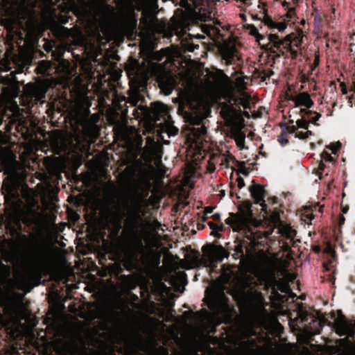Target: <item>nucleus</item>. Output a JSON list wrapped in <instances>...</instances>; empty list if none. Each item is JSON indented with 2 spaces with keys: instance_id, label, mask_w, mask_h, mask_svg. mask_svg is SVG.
I'll list each match as a JSON object with an SVG mask.
<instances>
[{
  "instance_id": "obj_39",
  "label": "nucleus",
  "mask_w": 355,
  "mask_h": 355,
  "mask_svg": "<svg viewBox=\"0 0 355 355\" xmlns=\"http://www.w3.org/2000/svg\"><path fill=\"white\" fill-rule=\"evenodd\" d=\"M214 208L211 207H207L205 209V214H211L213 211Z\"/></svg>"
},
{
  "instance_id": "obj_49",
  "label": "nucleus",
  "mask_w": 355,
  "mask_h": 355,
  "mask_svg": "<svg viewBox=\"0 0 355 355\" xmlns=\"http://www.w3.org/2000/svg\"><path fill=\"white\" fill-rule=\"evenodd\" d=\"M327 251H330L331 250V248L329 247H328V248H327L326 250Z\"/></svg>"
},
{
  "instance_id": "obj_44",
  "label": "nucleus",
  "mask_w": 355,
  "mask_h": 355,
  "mask_svg": "<svg viewBox=\"0 0 355 355\" xmlns=\"http://www.w3.org/2000/svg\"><path fill=\"white\" fill-rule=\"evenodd\" d=\"M194 37L196 38H205V37L203 35H196Z\"/></svg>"
},
{
  "instance_id": "obj_43",
  "label": "nucleus",
  "mask_w": 355,
  "mask_h": 355,
  "mask_svg": "<svg viewBox=\"0 0 355 355\" xmlns=\"http://www.w3.org/2000/svg\"><path fill=\"white\" fill-rule=\"evenodd\" d=\"M200 120H201V119L198 118L197 119L193 120V123H200Z\"/></svg>"
},
{
  "instance_id": "obj_29",
  "label": "nucleus",
  "mask_w": 355,
  "mask_h": 355,
  "mask_svg": "<svg viewBox=\"0 0 355 355\" xmlns=\"http://www.w3.org/2000/svg\"><path fill=\"white\" fill-rule=\"evenodd\" d=\"M296 123L300 128L307 129L309 126L308 120L306 119H298L297 120Z\"/></svg>"
},
{
  "instance_id": "obj_19",
  "label": "nucleus",
  "mask_w": 355,
  "mask_h": 355,
  "mask_svg": "<svg viewBox=\"0 0 355 355\" xmlns=\"http://www.w3.org/2000/svg\"><path fill=\"white\" fill-rule=\"evenodd\" d=\"M280 232L283 236L288 239H293L295 235V232L291 227L284 225L280 228Z\"/></svg>"
},
{
  "instance_id": "obj_6",
  "label": "nucleus",
  "mask_w": 355,
  "mask_h": 355,
  "mask_svg": "<svg viewBox=\"0 0 355 355\" xmlns=\"http://www.w3.org/2000/svg\"><path fill=\"white\" fill-rule=\"evenodd\" d=\"M335 163V157L332 156L327 151L322 152L321 154V162L317 169V174L319 176V178L322 179L324 174L327 175L330 172V170H328L327 172H325V169L329 168L330 167L334 166Z\"/></svg>"
},
{
  "instance_id": "obj_27",
  "label": "nucleus",
  "mask_w": 355,
  "mask_h": 355,
  "mask_svg": "<svg viewBox=\"0 0 355 355\" xmlns=\"http://www.w3.org/2000/svg\"><path fill=\"white\" fill-rule=\"evenodd\" d=\"M146 112V107L144 106H138L135 109L133 115L135 119H139L141 114H144Z\"/></svg>"
},
{
  "instance_id": "obj_47",
  "label": "nucleus",
  "mask_w": 355,
  "mask_h": 355,
  "mask_svg": "<svg viewBox=\"0 0 355 355\" xmlns=\"http://www.w3.org/2000/svg\"><path fill=\"white\" fill-rule=\"evenodd\" d=\"M244 114H245V116H247L248 117H249V116H250V115H249V114H248V112H244Z\"/></svg>"
},
{
  "instance_id": "obj_14",
  "label": "nucleus",
  "mask_w": 355,
  "mask_h": 355,
  "mask_svg": "<svg viewBox=\"0 0 355 355\" xmlns=\"http://www.w3.org/2000/svg\"><path fill=\"white\" fill-rule=\"evenodd\" d=\"M236 214L246 219L248 222H250L252 218L250 205L247 202L242 204L239 206V211Z\"/></svg>"
},
{
  "instance_id": "obj_3",
  "label": "nucleus",
  "mask_w": 355,
  "mask_h": 355,
  "mask_svg": "<svg viewBox=\"0 0 355 355\" xmlns=\"http://www.w3.org/2000/svg\"><path fill=\"white\" fill-rule=\"evenodd\" d=\"M162 146L154 141V139L150 137L146 138V146L144 150V155L150 162H153L157 169L159 171H162Z\"/></svg>"
},
{
  "instance_id": "obj_8",
  "label": "nucleus",
  "mask_w": 355,
  "mask_h": 355,
  "mask_svg": "<svg viewBox=\"0 0 355 355\" xmlns=\"http://www.w3.org/2000/svg\"><path fill=\"white\" fill-rule=\"evenodd\" d=\"M336 332L340 335H352L354 332L355 325L346 321L345 317L340 315L334 322Z\"/></svg>"
},
{
  "instance_id": "obj_10",
  "label": "nucleus",
  "mask_w": 355,
  "mask_h": 355,
  "mask_svg": "<svg viewBox=\"0 0 355 355\" xmlns=\"http://www.w3.org/2000/svg\"><path fill=\"white\" fill-rule=\"evenodd\" d=\"M225 223L230 225L234 231H239L245 228L250 222L238 214H230V216L225 219Z\"/></svg>"
},
{
  "instance_id": "obj_20",
  "label": "nucleus",
  "mask_w": 355,
  "mask_h": 355,
  "mask_svg": "<svg viewBox=\"0 0 355 355\" xmlns=\"http://www.w3.org/2000/svg\"><path fill=\"white\" fill-rule=\"evenodd\" d=\"M245 28L248 31L249 34L255 37L256 40L258 42H260L261 40L263 39V37L259 33L258 29L254 25L251 24L247 25Z\"/></svg>"
},
{
  "instance_id": "obj_40",
  "label": "nucleus",
  "mask_w": 355,
  "mask_h": 355,
  "mask_svg": "<svg viewBox=\"0 0 355 355\" xmlns=\"http://www.w3.org/2000/svg\"><path fill=\"white\" fill-rule=\"evenodd\" d=\"M130 220H131L130 218H128L125 220V226L126 227H128V225H129V223L130 222Z\"/></svg>"
},
{
  "instance_id": "obj_50",
  "label": "nucleus",
  "mask_w": 355,
  "mask_h": 355,
  "mask_svg": "<svg viewBox=\"0 0 355 355\" xmlns=\"http://www.w3.org/2000/svg\"><path fill=\"white\" fill-rule=\"evenodd\" d=\"M136 223V221H132V225L134 226Z\"/></svg>"
},
{
  "instance_id": "obj_4",
  "label": "nucleus",
  "mask_w": 355,
  "mask_h": 355,
  "mask_svg": "<svg viewBox=\"0 0 355 355\" xmlns=\"http://www.w3.org/2000/svg\"><path fill=\"white\" fill-rule=\"evenodd\" d=\"M248 297L254 314L259 318H263L265 302L261 293L256 290H251L248 293Z\"/></svg>"
},
{
  "instance_id": "obj_46",
  "label": "nucleus",
  "mask_w": 355,
  "mask_h": 355,
  "mask_svg": "<svg viewBox=\"0 0 355 355\" xmlns=\"http://www.w3.org/2000/svg\"><path fill=\"white\" fill-rule=\"evenodd\" d=\"M131 24H132V26H135L136 21L135 20H132Z\"/></svg>"
},
{
  "instance_id": "obj_18",
  "label": "nucleus",
  "mask_w": 355,
  "mask_h": 355,
  "mask_svg": "<svg viewBox=\"0 0 355 355\" xmlns=\"http://www.w3.org/2000/svg\"><path fill=\"white\" fill-rule=\"evenodd\" d=\"M161 129L162 132L167 133L168 136L175 135L178 131V129L173 126L169 121H166Z\"/></svg>"
},
{
  "instance_id": "obj_12",
  "label": "nucleus",
  "mask_w": 355,
  "mask_h": 355,
  "mask_svg": "<svg viewBox=\"0 0 355 355\" xmlns=\"http://www.w3.org/2000/svg\"><path fill=\"white\" fill-rule=\"evenodd\" d=\"M320 211L321 207H319L318 205H315L313 207H305L301 210V218L307 224H309L313 219L315 215L314 212L316 210Z\"/></svg>"
},
{
  "instance_id": "obj_51",
  "label": "nucleus",
  "mask_w": 355,
  "mask_h": 355,
  "mask_svg": "<svg viewBox=\"0 0 355 355\" xmlns=\"http://www.w3.org/2000/svg\"><path fill=\"white\" fill-rule=\"evenodd\" d=\"M248 1V0H243V1H244L245 3H247Z\"/></svg>"
},
{
  "instance_id": "obj_36",
  "label": "nucleus",
  "mask_w": 355,
  "mask_h": 355,
  "mask_svg": "<svg viewBox=\"0 0 355 355\" xmlns=\"http://www.w3.org/2000/svg\"><path fill=\"white\" fill-rule=\"evenodd\" d=\"M230 279V277L228 274L223 273L220 278V281L223 282V283H225V282H228Z\"/></svg>"
},
{
  "instance_id": "obj_7",
  "label": "nucleus",
  "mask_w": 355,
  "mask_h": 355,
  "mask_svg": "<svg viewBox=\"0 0 355 355\" xmlns=\"http://www.w3.org/2000/svg\"><path fill=\"white\" fill-rule=\"evenodd\" d=\"M206 257L209 261L208 266L213 268L215 261H222L224 258L229 257V252L225 250L222 246H214L206 253Z\"/></svg>"
},
{
  "instance_id": "obj_37",
  "label": "nucleus",
  "mask_w": 355,
  "mask_h": 355,
  "mask_svg": "<svg viewBox=\"0 0 355 355\" xmlns=\"http://www.w3.org/2000/svg\"><path fill=\"white\" fill-rule=\"evenodd\" d=\"M198 46V45L189 44L185 46V49L188 51H193Z\"/></svg>"
},
{
  "instance_id": "obj_5",
  "label": "nucleus",
  "mask_w": 355,
  "mask_h": 355,
  "mask_svg": "<svg viewBox=\"0 0 355 355\" xmlns=\"http://www.w3.org/2000/svg\"><path fill=\"white\" fill-rule=\"evenodd\" d=\"M289 98L294 103L295 107H304V108L300 109V113L302 115L311 114V112L308 109L313 105V103L308 93L302 92L291 95Z\"/></svg>"
},
{
  "instance_id": "obj_31",
  "label": "nucleus",
  "mask_w": 355,
  "mask_h": 355,
  "mask_svg": "<svg viewBox=\"0 0 355 355\" xmlns=\"http://www.w3.org/2000/svg\"><path fill=\"white\" fill-rule=\"evenodd\" d=\"M278 141L280 143V144L282 146H286L288 143L287 137H286V135H282L279 137Z\"/></svg>"
},
{
  "instance_id": "obj_23",
  "label": "nucleus",
  "mask_w": 355,
  "mask_h": 355,
  "mask_svg": "<svg viewBox=\"0 0 355 355\" xmlns=\"http://www.w3.org/2000/svg\"><path fill=\"white\" fill-rule=\"evenodd\" d=\"M140 99L139 94L137 92H132L130 94L129 100L128 103L131 104L132 106L136 105L137 102Z\"/></svg>"
},
{
  "instance_id": "obj_45",
  "label": "nucleus",
  "mask_w": 355,
  "mask_h": 355,
  "mask_svg": "<svg viewBox=\"0 0 355 355\" xmlns=\"http://www.w3.org/2000/svg\"><path fill=\"white\" fill-rule=\"evenodd\" d=\"M318 61H319V58H318V56H316V57H315V62L316 64H318Z\"/></svg>"
},
{
  "instance_id": "obj_26",
  "label": "nucleus",
  "mask_w": 355,
  "mask_h": 355,
  "mask_svg": "<svg viewBox=\"0 0 355 355\" xmlns=\"http://www.w3.org/2000/svg\"><path fill=\"white\" fill-rule=\"evenodd\" d=\"M340 146H341L340 143V142H336V143H334V144H330L327 148H329L331 151L332 154H334V156H336L337 153L340 150Z\"/></svg>"
},
{
  "instance_id": "obj_24",
  "label": "nucleus",
  "mask_w": 355,
  "mask_h": 355,
  "mask_svg": "<svg viewBox=\"0 0 355 355\" xmlns=\"http://www.w3.org/2000/svg\"><path fill=\"white\" fill-rule=\"evenodd\" d=\"M351 95L349 96V103L351 107L355 105V80L353 81L351 88L349 89Z\"/></svg>"
},
{
  "instance_id": "obj_41",
  "label": "nucleus",
  "mask_w": 355,
  "mask_h": 355,
  "mask_svg": "<svg viewBox=\"0 0 355 355\" xmlns=\"http://www.w3.org/2000/svg\"><path fill=\"white\" fill-rule=\"evenodd\" d=\"M212 218L214 219V220H217L220 218V214H215L212 216Z\"/></svg>"
},
{
  "instance_id": "obj_34",
  "label": "nucleus",
  "mask_w": 355,
  "mask_h": 355,
  "mask_svg": "<svg viewBox=\"0 0 355 355\" xmlns=\"http://www.w3.org/2000/svg\"><path fill=\"white\" fill-rule=\"evenodd\" d=\"M208 225L210 227L211 229H212L213 230H216V231H220L221 230V227L220 226H218V225L216 224H214V223L212 222H209L208 223Z\"/></svg>"
},
{
  "instance_id": "obj_11",
  "label": "nucleus",
  "mask_w": 355,
  "mask_h": 355,
  "mask_svg": "<svg viewBox=\"0 0 355 355\" xmlns=\"http://www.w3.org/2000/svg\"><path fill=\"white\" fill-rule=\"evenodd\" d=\"M250 191L252 198H254L256 203L259 204L262 207V209H264L265 201H264V189L260 185H253L249 187Z\"/></svg>"
},
{
  "instance_id": "obj_2",
  "label": "nucleus",
  "mask_w": 355,
  "mask_h": 355,
  "mask_svg": "<svg viewBox=\"0 0 355 355\" xmlns=\"http://www.w3.org/2000/svg\"><path fill=\"white\" fill-rule=\"evenodd\" d=\"M220 114L227 125L235 128L232 132V136L236 145L242 148L245 143V135L241 132L244 126L243 119L241 114L233 107L232 105L227 103L222 106Z\"/></svg>"
},
{
  "instance_id": "obj_13",
  "label": "nucleus",
  "mask_w": 355,
  "mask_h": 355,
  "mask_svg": "<svg viewBox=\"0 0 355 355\" xmlns=\"http://www.w3.org/2000/svg\"><path fill=\"white\" fill-rule=\"evenodd\" d=\"M236 102L231 101L229 103H233V104L238 103V104L241 105L242 107H243L244 108L250 107V98L248 94L245 93L244 92H240L239 95L238 96H236Z\"/></svg>"
},
{
  "instance_id": "obj_42",
  "label": "nucleus",
  "mask_w": 355,
  "mask_h": 355,
  "mask_svg": "<svg viewBox=\"0 0 355 355\" xmlns=\"http://www.w3.org/2000/svg\"><path fill=\"white\" fill-rule=\"evenodd\" d=\"M286 288H287V286L286 285L284 286V287H282V288L279 287V289L282 291H284V292H285L286 291Z\"/></svg>"
},
{
  "instance_id": "obj_15",
  "label": "nucleus",
  "mask_w": 355,
  "mask_h": 355,
  "mask_svg": "<svg viewBox=\"0 0 355 355\" xmlns=\"http://www.w3.org/2000/svg\"><path fill=\"white\" fill-rule=\"evenodd\" d=\"M206 133V128L205 126H200L198 128H193L191 130V133L189 135V139L197 142V140L202 135Z\"/></svg>"
},
{
  "instance_id": "obj_22",
  "label": "nucleus",
  "mask_w": 355,
  "mask_h": 355,
  "mask_svg": "<svg viewBox=\"0 0 355 355\" xmlns=\"http://www.w3.org/2000/svg\"><path fill=\"white\" fill-rule=\"evenodd\" d=\"M194 173V170L193 166H188L187 168V171L184 174V178L183 179V183L184 185L189 184V180L191 178Z\"/></svg>"
},
{
  "instance_id": "obj_16",
  "label": "nucleus",
  "mask_w": 355,
  "mask_h": 355,
  "mask_svg": "<svg viewBox=\"0 0 355 355\" xmlns=\"http://www.w3.org/2000/svg\"><path fill=\"white\" fill-rule=\"evenodd\" d=\"M152 109L153 112L157 114H162L163 116L168 115V107L159 102L155 103L153 104Z\"/></svg>"
},
{
  "instance_id": "obj_9",
  "label": "nucleus",
  "mask_w": 355,
  "mask_h": 355,
  "mask_svg": "<svg viewBox=\"0 0 355 355\" xmlns=\"http://www.w3.org/2000/svg\"><path fill=\"white\" fill-rule=\"evenodd\" d=\"M220 52L226 62L230 63L231 60L236 55V42L234 40L225 42L220 48Z\"/></svg>"
},
{
  "instance_id": "obj_30",
  "label": "nucleus",
  "mask_w": 355,
  "mask_h": 355,
  "mask_svg": "<svg viewBox=\"0 0 355 355\" xmlns=\"http://www.w3.org/2000/svg\"><path fill=\"white\" fill-rule=\"evenodd\" d=\"M286 28V25L283 21L275 22V26H274L275 29H277L279 31H282L285 30Z\"/></svg>"
},
{
  "instance_id": "obj_17",
  "label": "nucleus",
  "mask_w": 355,
  "mask_h": 355,
  "mask_svg": "<svg viewBox=\"0 0 355 355\" xmlns=\"http://www.w3.org/2000/svg\"><path fill=\"white\" fill-rule=\"evenodd\" d=\"M84 132L92 139H95L98 135V128L95 125L85 126L84 128Z\"/></svg>"
},
{
  "instance_id": "obj_28",
  "label": "nucleus",
  "mask_w": 355,
  "mask_h": 355,
  "mask_svg": "<svg viewBox=\"0 0 355 355\" xmlns=\"http://www.w3.org/2000/svg\"><path fill=\"white\" fill-rule=\"evenodd\" d=\"M263 21L265 25L268 26L270 28H274L275 21H274L270 17L266 15L263 19Z\"/></svg>"
},
{
  "instance_id": "obj_32",
  "label": "nucleus",
  "mask_w": 355,
  "mask_h": 355,
  "mask_svg": "<svg viewBox=\"0 0 355 355\" xmlns=\"http://www.w3.org/2000/svg\"><path fill=\"white\" fill-rule=\"evenodd\" d=\"M26 89H27V90L28 89L30 90L28 92L30 93L31 95L34 96H36V94H35L36 87L34 85H28L26 86Z\"/></svg>"
},
{
  "instance_id": "obj_1",
  "label": "nucleus",
  "mask_w": 355,
  "mask_h": 355,
  "mask_svg": "<svg viewBox=\"0 0 355 355\" xmlns=\"http://www.w3.org/2000/svg\"><path fill=\"white\" fill-rule=\"evenodd\" d=\"M212 78L214 96L227 99L229 102H236L235 92H243L251 83L250 77L239 72H236L231 80L223 71H218L212 75Z\"/></svg>"
},
{
  "instance_id": "obj_25",
  "label": "nucleus",
  "mask_w": 355,
  "mask_h": 355,
  "mask_svg": "<svg viewBox=\"0 0 355 355\" xmlns=\"http://www.w3.org/2000/svg\"><path fill=\"white\" fill-rule=\"evenodd\" d=\"M268 39L270 42H272L274 46L276 47H279L282 44L281 40L279 38L278 35L275 34H270Z\"/></svg>"
},
{
  "instance_id": "obj_33",
  "label": "nucleus",
  "mask_w": 355,
  "mask_h": 355,
  "mask_svg": "<svg viewBox=\"0 0 355 355\" xmlns=\"http://www.w3.org/2000/svg\"><path fill=\"white\" fill-rule=\"evenodd\" d=\"M237 187L239 189H242L245 186L244 180L241 177H239L236 179Z\"/></svg>"
},
{
  "instance_id": "obj_48",
  "label": "nucleus",
  "mask_w": 355,
  "mask_h": 355,
  "mask_svg": "<svg viewBox=\"0 0 355 355\" xmlns=\"http://www.w3.org/2000/svg\"><path fill=\"white\" fill-rule=\"evenodd\" d=\"M121 218H122V216H120L119 217V222L121 220Z\"/></svg>"
},
{
  "instance_id": "obj_21",
  "label": "nucleus",
  "mask_w": 355,
  "mask_h": 355,
  "mask_svg": "<svg viewBox=\"0 0 355 355\" xmlns=\"http://www.w3.org/2000/svg\"><path fill=\"white\" fill-rule=\"evenodd\" d=\"M50 67L51 63L49 61L42 60L37 67V71L40 73H45Z\"/></svg>"
},
{
  "instance_id": "obj_38",
  "label": "nucleus",
  "mask_w": 355,
  "mask_h": 355,
  "mask_svg": "<svg viewBox=\"0 0 355 355\" xmlns=\"http://www.w3.org/2000/svg\"><path fill=\"white\" fill-rule=\"evenodd\" d=\"M340 87L341 88V92L343 94H347V89L346 85L343 83H340Z\"/></svg>"
},
{
  "instance_id": "obj_35",
  "label": "nucleus",
  "mask_w": 355,
  "mask_h": 355,
  "mask_svg": "<svg viewBox=\"0 0 355 355\" xmlns=\"http://www.w3.org/2000/svg\"><path fill=\"white\" fill-rule=\"evenodd\" d=\"M314 115H315L314 116H313L309 119V121H310L314 124H316V121L320 119L321 115L318 113H314Z\"/></svg>"
}]
</instances>
